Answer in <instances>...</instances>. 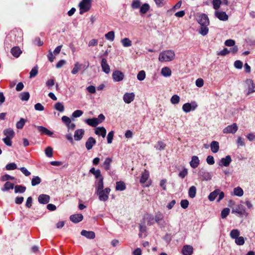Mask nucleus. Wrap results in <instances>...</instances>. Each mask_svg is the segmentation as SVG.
<instances>
[{
	"instance_id": "obj_10",
	"label": "nucleus",
	"mask_w": 255,
	"mask_h": 255,
	"mask_svg": "<svg viewBox=\"0 0 255 255\" xmlns=\"http://www.w3.org/2000/svg\"><path fill=\"white\" fill-rule=\"evenodd\" d=\"M238 126L236 123L229 125L223 129L225 133H235L238 130Z\"/></svg>"
},
{
	"instance_id": "obj_33",
	"label": "nucleus",
	"mask_w": 255,
	"mask_h": 255,
	"mask_svg": "<svg viewBox=\"0 0 255 255\" xmlns=\"http://www.w3.org/2000/svg\"><path fill=\"white\" fill-rule=\"evenodd\" d=\"M10 34L11 37L12 36H16V35L17 34V38L15 39V40L18 41V38L21 39V38L22 36V32L20 30H14L10 32Z\"/></svg>"
},
{
	"instance_id": "obj_55",
	"label": "nucleus",
	"mask_w": 255,
	"mask_h": 255,
	"mask_svg": "<svg viewBox=\"0 0 255 255\" xmlns=\"http://www.w3.org/2000/svg\"><path fill=\"white\" fill-rule=\"evenodd\" d=\"M140 0H134L132 1L131 6L133 9H136L140 7Z\"/></svg>"
},
{
	"instance_id": "obj_32",
	"label": "nucleus",
	"mask_w": 255,
	"mask_h": 255,
	"mask_svg": "<svg viewBox=\"0 0 255 255\" xmlns=\"http://www.w3.org/2000/svg\"><path fill=\"white\" fill-rule=\"evenodd\" d=\"M95 178L97 179L95 182V186L97 183L102 179V182H104V178L101 175V171L99 169L96 170V172L94 174Z\"/></svg>"
},
{
	"instance_id": "obj_54",
	"label": "nucleus",
	"mask_w": 255,
	"mask_h": 255,
	"mask_svg": "<svg viewBox=\"0 0 255 255\" xmlns=\"http://www.w3.org/2000/svg\"><path fill=\"white\" fill-rule=\"evenodd\" d=\"M38 73V68L37 66H35L33 68L30 72L29 77L30 78L35 77Z\"/></svg>"
},
{
	"instance_id": "obj_11",
	"label": "nucleus",
	"mask_w": 255,
	"mask_h": 255,
	"mask_svg": "<svg viewBox=\"0 0 255 255\" xmlns=\"http://www.w3.org/2000/svg\"><path fill=\"white\" fill-rule=\"evenodd\" d=\"M215 15L216 17L221 21H227L229 18V16L227 13L225 11H215Z\"/></svg>"
},
{
	"instance_id": "obj_41",
	"label": "nucleus",
	"mask_w": 255,
	"mask_h": 255,
	"mask_svg": "<svg viewBox=\"0 0 255 255\" xmlns=\"http://www.w3.org/2000/svg\"><path fill=\"white\" fill-rule=\"evenodd\" d=\"M106 38L111 41H113L115 39V32L114 31H111L108 32L105 35Z\"/></svg>"
},
{
	"instance_id": "obj_37",
	"label": "nucleus",
	"mask_w": 255,
	"mask_h": 255,
	"mask_svg": "<svg viewBox=\"0 0 255 255\" xmlns=\"http://www.w3.org/2000/svg\"><path fill=\"white\" fill-rule=\"evenodd\" d=\"M30 95L28 92H22L19 95L20 100L23 101H27L29 99Z\"/></svg>"
},
{
	"instance_id": "obj_23",
	"label": "nucleus",
	"mask_w": 255,
	"mask_h": 255,
	"mask_svg": "<svg viewBox=\"0 0 255 255\" xmlns=\"http://www.w3.org/2000/svg\"><path fill=\"white\" fill-rule=\"evenodd\" d=\"M211 150L214 153H217L220 148L219 143L218 141H213L210 144Z\"/></svg>"
},
{
	"instance_id": "obj_52",
	"label": "nucleus",
	"mask_w": 255,
	"mask_h": 255,
	"mask_svg": "<svg viewBox=\"0 0 255 255\" xmlns=\"http://www.w3.org/2000/svg\"><path fill=\"white\" fill-rule=\"evenodd\" d=\"M180 97L177 95H174L171 98L170 101L172 104H177L179 102Z\"/></svg>"
},
{
	"instance_id": "obj_46",
	"label": "nucleus",
	"mask_w": 255,
	"mask_h": 255,
	"mask_svg": "<svg viewBox=\"0 0 255 255\" xmlns=\"http://www.w3.org/2000/svg\"><path fill=\"white\" fill-rule=\"evenodd\" d=\"M26 121L23 118H21L20 120L17 122L16 124V127L18 129H21L24 127Z\"/></svg>"
},
{
	"instance_id": "obj_16",
	"label": "nucleus",
	"mask_w": 255,
	"mask_h": 255,
	"mask_svg": "<svg viewBox=\"0 0 255 255\" xmlns=\"http://www.w3.org/2000/svg\"><path fill=\"white\" fill-rule=\"evenodd\" d=\"M84 133L85 131L83 129L76 130L74 134V139L77 141L81 140L83 137Z\"/></svg>"
},
{
	"instance_id": "obj_6",
	"label": "nucleus",
	"mask_w": 255,
	"mask_h": 255,
	"mask_svg": "<svg viewBox=\"0 0 255 255\" xmlns=\"http://www.w3.org/2000/svg\"><path fill=\"white\" fill-rule=\"evenodd\" d=\"M149 172L145 170L142 173L141 178L140 179V182L141 184L143 185L144 186L148 187L151 184V181L149 179Z\"/></svg>"
},
{
	"instance_id": "obj_63",
	"label": "nucleus",
	"mask_w": 255,
	"mask_h": 255,
	"mask_svg": "<svg viewBox=\"0 0 255 255\" xmlns=\"http://www.w3.org/2000/svg\"><path fill=\"white\" fill-rule=\"evenodd\" d=\"M181 206L183 209H186L189 205V202L187 200H182L180 202Z\"/></svg>"
},
{
	"instance_id": "obj_47",
	"label": "nucleus",
	"mask_w": 255,
	"mask_h": 255,
	"mask_svg": "<svg viewBox=\"0 0 255 255\" xmlns=\"http://www.w3.org/2000/svg\"><path fill=\"white\" fill-rule=\"evenodd\" d=\"M165 146L166 144L163 142L159 141L155 146V148L158 150H162L165 148Z\"/></svg>"
},
{
	"instance_id": "obj_36",
	"label": "nucleus",
	"mask_w": 255,
	"mask_h": 255,
	"mask_svg": "<svg viewBox=\"0 0 255 255\" xmlns=\"http://www.w3.org/2000/svg\"><path fill=\"white\" fill-rule=\"evenodd\" d=\"M196 194V188L194 186L190 187L188 191V195L191 198H193L195 197Z\"/></svg>"
},
{
	"instance_id": "obj_30",
	"label": "nucleus",
	"mask_w": 255,
	"mask_h": 255,
	"mask_svg": "<svg viewBox=\"0 0 255 255\" xmlns=\"http://www.w3.org/2000/svg\"><path fill=\"white\" fill-rule=\"evenodd\" d=\"M244 194V191L240 187H237L234 189L232 195L238 197H241Z\"/></svg>"
},
{
	"instance_id": "obj_19",
	"label": "nucleus",
	"mask_w": 255,
	"mask_h": 255,
	"mask_svg": "<svg viewBox=\"0 0 255 255\" xmlns=\"http://www.w3.org/2000/svg\"><path fill=\"white\" fill-rule=\"evenodd\" d=\"M193 248L191 246L185 245L183 246L182 252L183 255H191L193 253Z\"/></svg>"
},
{
	"instance_id": "obj_61",
	"label": "nucleus",
	"mask_w": 255,
	"mask_h": 255,
	"mask_svg": "<svg viewBox=\"0 0 255 255\" xmlns=\"http://www.w3.org/2000/svg\"><path fill=\"white\" fill-rule=\"evenodd\" d=\"M225 44L227 46H234L235 44V41L232 39H228L225 41Z\"/></svg>"
},
{
	"instance_id": "obj_53",
	"label": "nucleus",
	"mask_w": 255,
	"mask_h": 255,
	"mask_svg": "<svg viewBox=\"0 0 255 255\" xmlns=\"http://www.w3.org/2000/svg\"><path fill=\"white\" fill-rule=\"evenodd\" d=\"M45 153L47 157H52L53 156L52 148L50 146L47 147L45 150Z\"/></svg>"
},
{
	"instance_id": "obj_20",
	"label": "nucleus",
	"mask_w": 255,
	"mask_h": 255,
	"mask_svg": "<svg viewBox=\"0 0 255 255\" xmlns=\"http://www.w3.org/2000/svg\"><path fill=\"white\" fill-rule=\"evenodd\" d=\"M96 141L93 137L88 138L86 142L85 146L88 150H90L92 148L93 146L96 144Z\"/></svg>"
},
{
	"instance_id": "obj_5",
	"label": "nucleus",
	"mask_w": 255,
	"mask_h": 255,
	"mask_svg": "<svg viewBox=\"0 0 255 255\" xmlns=\"http://www.w3.org/2000/svg\"><path fill=\"white\" fill-rule=\"evenodd\" d=\"M80 7V13L88 11L91 7V0H82L79 4Z\"/></svg>"
},
{
	"instance_id": "obj_27",
	"label": "nucleus",
	"mask_w": 255,
	"mask_h": 255,
	"mask_svg": "<svg viewBox=\"0 0 255 255\" xmlns=\"http://www.w3.org/2000/svg\"><path fill=\"white\" fill-rule=\"evenodd\" d=\"M171 69L168 67H164L161 69V74L164 77H169L171 75Z\"/></svg>"
},
{
	"instance_id": "obj_50",
	"label": "nucleus",
	"mask_w": 255,
	"mask_h": 255,
	"mask_svg": "<svg viewBox=\"0 0 255 255\" xmlns=\"http://www.w3.org/2000/svg\"><path fill=\"white\" fill-rule=\"evenodd\" d=\"M235 243L239 246H242L245 244V239L243 237H239L235 240Z\"/></svg>"
},
{
	"instance_id": "obj_18",
	"label": "nucleus",
	"mask_w": 255,
	"mask_h": 255,
	"mask_svg": "<svg viewBox=\"0 0 255 255\" xmlns=\"http://www.w3.org/2000/svg\"><path fill=\"white\" fill-rule=\"evenodd\" d=\"M38 200L40 203L46 204L49 202L50 196L46 194H41L39 196Z\"/></svg>"
},
{
	"instance_id": "obj_62",
	"label": "nucleus",
	"mask_w": 255,
	"mask_h": 255,
	"mask_svg": "<svg viewBox=\"0 0 255 255\" xmlns=\"http://www.w3.org/2000/svg\"><path fill=\"white\" fill-rule=\"evenodd\" d=\"M195 84L197 87H202L204 85V80L202 78H198L196 80Z\"/></svg>"
},
{
	"instance_id": "obj_1",
	"label": "nucleus",
	"mask_w": 255,
	"mask_h": 255,
	"mask_svg": "<svg viewBox=\"0 0 255 255\" xmlns=\"http://www.w3.org/2000/svg\"><path fill=\"white\" fill-rule=\"evenodd\" d=\"M95 188L96 193L98 195L99 199L101 201H107L109 199L111 189L109 187L104 189V182H102V179L97 183Z\"/></svg>"
},
{
	"instance_id": "obj_39",
	"label": "nucleus",
	"mask_w": 255,
	"mask_h": 255,
	"mask_svg": "<svg viewBox=\"0 0 255 255\" xmlns=\"http://www.w3.org/2000/svg\"><path fill=\"white\" fill-rule=\"evenodd\" d=\"M14 187V184L10 182H6L3 187L1 189L2 191H6L9 189H12Z\"/></svg>"
},
{
	"instance_id": "obj_17",
	"label": "nucleus",
	"mask_w": 255,
	"mask_h": 255,
	"mask_svg": "<svg viewBox=\"0 0 255 255\" xmlns=\"http://www.w3.org/2000/svg\"><path fill=\"white\" fill-rule=\"evenodd\" d=\"M83 219V216L81 214H74L70 217V220L74 223H77Z\"/></svg>"
},
{
	"instance_id": "obj_43",
	"label": "nucleus",
	"mask_w": 255,
	"mask_h": 255,
	"mask_svg": "<svg viewBox=\"0 0 255 255\" xmlns=\"http://www.w3.org/2000/svg\"><path fill=\"white\" fill-rule=\"evenodd\" d=\"M149 9V4L147 3H144L140 7V12L142 14H144V13H146L148 11Z\"/></svg>"
},
{
	"instance_id": "obj_44",
	"label": "nucleus",
	"mask_w": 255,
	"mask_h": 255,
	"mask_svg": "<svg viewBox=\"0 0 255 255\" xmlns=\"http://www.w3.org/2000/svg\"><path fill=\"white\" fill-rule=\"evenodd\" d=\"M55 109L59 111L60 112H63L64 110V106L62 103L57 102L54 105Z\"/></svg>"
},
{
	"instance_id": "obj_34",
	"label": "nucleus",
	"mask_w": 255,
	"mask_h": 255,
	"mask_svg": "<svg viewBox=\"0 0 255 255\" xmlns=\"http://www.w3.org/2000/svg\"><path fill=\"white\" fill-rule=\"evenodd\" d=\"M82 65L79 63V62H76L74 64V68L71 71L72 74H73V75L76 74L82 67Z\"/></svg>"
},
{
	"instance_id": "obj_40",
	"label": "nucleus",
	"mask_w": 255,
	"mask_h": 255,
	"mask_svg": "<svg viewBox=\"0 0 255 255\" xmlns=\"http://www.w3.org/2000/svg\"><path fill=\"white\" fill-rule=\"evenodd\" d=\"M219 191V189H216L213 192H211L208 196L209 200L211 201H214L217 196Z\"/></svg>"
},
{
	"instance_id": "obj_48",
	"label": "nucleus",
	"mask_w": 255,
	"mask_h": 255,
	"mask_svg": "<svg viewBox=\"0 0 255 255\" xmlns=\"http://www.w3.org/2000/svg\"><path fill=\"white\" fill-rule=\"evenodd\" d=\"M208 25L201 26L199 30V33L203 36L207 35L209 31V29L207 27Z\"/></svg>"
},
{
	"instance_id": "obj_42",
	"label": "nucleus",
	"mask_w": 255,
	"mask_h": 255,
	"mask_svg": "<svg viewBox=\"0 0 255 255\" xmlns=\"http://www.w3.org/2000/svg\"><path fill=\"white\" fill-rule=\"evenodd\" d=\"M121 42L124 47H129L131 45V41L128 38L122 39Z\"/></svg>"
},
{
	"instance_id": "obj_64",
	"label": "nucleus",
	"mask_w": 255,
	"mask_h": 255,
	"mask_svg": "<svg viewBox=\"0 0 255 255\" xmlns=\"http://www.w3.org/2000/svg\"><path fill=\"white\" fill-rule=\"evenodd\" d=\"M62 121L66 124V126H67L68 124H70V123L71 122V119L65 116H64L61 118Z\"/></svg>"
},
{
	"instance_id": "obj_45",
	"label": "nucleus",
	"mask_w": 255,
	"mask_h": 255,
	"mask_svg": "<svg viewBox=\"0 0 255 255\" xmlns=\"http://www.w3.org/2000/svg\"><path fill=\"white\" fill-rule=\"evenodd\" d=\"M26 188L24 186L21 185H16L14 187L15 193H22L25 191Z\"/></svg>"
},
{
	"instance_id": "obj_21",
	"label": "nucleus",
	"mask_w": 255,
	"mask_h": 255,
	"mask_svg": "<svg viewBox=\"0 0 255 255\" xmlns=\"http://www.w3.org/2000/svg\"><path fill=\"white\" fill-rule=\"evenodd\" d=\"M200 164V160L197 156H193L191 158V160L190 162V165L193 168H196Z\"/></svg>"
},
{
	"instance_id": "obj_7",
	"label": "nucleus",
	"mask_w": 255,
	"mask_h": 255,
	"mask_svg": "<svg viewBox=\"0 0 255 255\" xmlns=\"http://www.w3.org/2000/svg\"><path fill=\"white\" fill-rule=\"evenodd\" d=\"M198 106L195 101H192L191 103L184 104L182 106V110L185 113H189L191 111L195 110Z\"/></svg>"
},
{
	"instance_id": "obj_3",
	"label": "nucleus",
	"mask_w": 255,
	"mask_h": 255,
	"mask_svg": "<svg viewBox=\"0 0 255 255\" xmlns=\"http://www.w3.org/2000/svg\"><path fill=\"white\" fill-rule=\"evenodd\" d=\"M3 133L5 135V137L2 139L3 142L6 145L11 146L12 145L11 139L15 135L14 131L11 128H7L3 130Z\"/></svg>"
},
{
	"instance_id": "obj_29",
	"label": "nucleus",
	"mask_w": 255,
	"mask_h": 255,
	"mask_svg": "<svg viewBox=\"0 0 255 255\" xmlns=\"http://www.w3.org/2000/svg\"><path fill=\"white\" fill-rule=\"evenodd\" d=\"M81 235L88 239H94L95 235L94 232L87 231L86 230H82L81 233Z\"/></svg>"
},
{
	"instance_id": "obj_59",
	"label": "nucleus",
	"mask_w": 255,
	"mask_h": 255,
	"mask_svg": "<svg viewBox=\"0 0 255 255\" xmlns=\"http://www.w3.org/2000/svg\"><path fill=\"white\" fill-rule=\"evenodd\" d=\"M114 131H111L110 132H109L108 135H107V141L108 143H111L112 142V140L114 137Z\"/></svg>"
},
{
	"instance_id": "obj_57",
	"label": "nucleus",
	"mask_w": 255,
	"mask_h": 255,
	"mask_svg": "<svg viewBox=\"0 0 255 255\" xmlns=\"http://www.w3.org/2000/svg\"><path fill=\"white\" fill-rule=\"evenodd\" d=\"M17 168L16 164L14 163L7 164L5 166V169L7 170H14Z\"/></svg>"
},
{
	"instance_id": "obj_9",
	"label": "nucleus",
	"mask_w": 255,
	"mask_h": 255,
	"mask_svg": "<svg viewBox=\"0 0 255 255\" xmlns=\"http://www.w3.org/2000/svg\"><path fill=\"white\" fill-rule=\"evenodd\" d=\"M246 84L248 89L247 95L255 92V84L252 79H247Z\"/></svg>"
},
{
	"instance_id": "obj_15",
	"label": "nucleus",
	"mask_w": 255,
	"mask_h": 255,
	"mask_svg": "<svg viewBox=\"0 0 255 255\" xmlns=\"http://www.w3.org/2000/svg\"><path fill=\"white\" fill-rule=\"evenodd\" d=\"M101 67L102 70L106 74L110 72V66L108 64L106 59L103 58L101 61Z\"/></svg>"
},
{
	"instance_id": "obj_49",
	"label": "nucleus",
	"mask_w": 255,
	"mask_h": 255,
	"mask_svg": "<svg viewBox=\"0 0 255 255\" xmlns=\"http://www.w3.org/2000/svg\"><path fill=\"white\" fill-rule=\"evenodd\" d=\"M221 3L222 1L221 0H213L212 1L213 8L216 10H217L220 8Z\"/></svg>"
},
{
	"instance_id": "obj_4",
	"label": "nucleus",
	"mask_w": 255,
	"mask_h": 255,
	"mask_svg": "<svg viewBox=\"0 0 255 255\" xmlns=\"http://www.w3.org/2000/svg\"><path fill=\"white\" fill-rule=\"evenodd\" d=\"M105 119L103 114H100L97 118L87 119L85 120V123L91 127H96L102 123Z\"/></svg>"
},
{
	"instance_id": "obj_13",
	"label": "nucleus",
	"mask_w": 255,
	"mask_h": 255,
	"mask_svg": "<svg viewBox=\"0 0 255 255\" xmlns=\"http://www.w3.org/2000/svg\"><path fill=\"white\" fill-rule=\"evenodd\" d=\"M112 77L114 81L116 82H120L123 80L124 75L121 71L117 70L113 72Z\"/></svg>"
},
{
	"instance_id": "obj_14",
	"label": "nucleus",
	"mask_w": 255,
	"mask_h": 255,
	"mask_svg": "<svg viewBox=\"0 0 255 255\" xmlns=\"http://www.w3.org/2000/svg\"><path fill=\"white\" fill-rule=\"evenodd\" d=\"M232 159L230 155H227L224 158L221 159L219 162V165L221 166H228L231 162Z\"/></svg>"
},
{
	"instance_id": "obj_51",
	"label": "nucleus",
	"mask_w": 255,
	"mask_h": 255,
	"mask_svg": "<svg viewBox=\"0 0 255 255\" xmlns=\"http://www.w3.org/2000/svg\"><path fill=\"white\" fill-rule=\"evenodd\" d=\"M145 72L143 70L140 71L137 75V78L139 81H142L145 78Z\"/></svg>"
},
{
	"instance_id": "obj_38",
	"label": "nucleus",
	"mask_w": 255,
	"mask_h": 255,
	"mask_svg": "<svg viewBox=\"0 0 255 255\" xmlns=\"http://www.w3.org/2000/svg\"><path fill=\"white\" fill-rule=\"evenodd\" d=\"M41 182V178L38 176H33L31 179V185L33 186H35L40 183Z\"/></svg>"
},
{
	"instance_id": "obj_12",
	"label": "nucleus",
	"mask_w": 255,
	"mask_h": 255,
	"mask_svg": "<svg viewBox=\"0 0 255 255\" xmlns=\"http://www.w3.org/2000/svg\"><path fill=\"white\" fill-rule=\"evenodd\" d=\"M134 97L133 93H126L124 95L123 100L126 104H129L134 100Z\"/></svg>"
},
{
	"instance_id": "obj_22",
	"label": "nucleus",
	"mask_w": 255,
	"mask_h": 255,
	"mask_svg": "<svg viewBox=\"0 0 255 255\" xmlns=\"http://www.w3.org/2000/svg\"><path fill=\"white\" fill-rule=\"evenodd\" d=\"M10 52L13 56L18 58L22 53V51L18 46H15L11 49Z\"/></svg>"
},
{
	"instance_id": "obj_24",
	"label": "nucleus",
	"mask_w": 255,
	"mask_h": 255,
	"mask_svg": "<svg viewBox=\"0 0 255 255\" xmlns=\"http://www.w3.org/2000/svg\"><path fill=\"white\" fill-rule=\"evenodd\" d=\"M112 161L113 160L112 158L107 157L105 159L104 162H103L102 166L106 170H109L111 168V164Z\"/></svg>"
},
{
	"instance_id": "obj_35",
	"label": "nucleus",
	"mask_w": 255,
	"mask_h": 255,
	"mask_svg": "<svg viewBox=\"0 0 255 255\" xmlns=\"http://www.w3.org/2000/svg\"><path fill=\"white\" fill-rule=\"evenodd\" d=\"M240 231L238 229L232 230L230 234L231 238L234 240H236V239L238 238L240 236Z\"/></svg>"
},
{
	"instance_id": "obj_58",
	"label": "nucleus",
	"mask_w": 255,
	"mask_h": 255,
	"mask_svg": "<svg viewBox=\"0 0 255 255\" xmlns=\"http://www.w3.org/2000/svg\"><path fill=\"white\" fill-rule=\"evenodd\" d=\"M230 209L228 208L224 209L221 212V217L225 218L229 214Z\"/></svg>"
},
{
	"instance_id": "obj_25",
	"label": "nucleus",
	"mask_w": 255,
	"mask_h": 255,
	"mask_svg": "<svg viewBox=\"0 0 255 255\" xmlns=\"http://www.w3.org/2000/svg\"><path fill=\"white\" fill-rule=\"evenodd\" d=\"M106 129L104 127H98L95 129V133L99 136H102L103 137H105L106 135Z\"/></svg>"
},
{
	"instance_id": "obj_8",
	"label": "nucleus",
	"mask_w": 255,
	"mask_h": 255,
	"mask_svg": "<svg viewBox=\"0 0 255 255\" xmlns=\"http://www.w3.org/2000/svg\"><path fill=\"white\" fill-rule=\"evenodd\" d=\"M198 22L201 26L208 25L210 23L207 15L203 13L199 15Z\"/></svg>"
},
{
	"instance_id": "obj_56",
	"label": "nucleus",
	"mask_w": 255,
	"mask_h": 255,
	"mask_svg": "<svg viewBox=\"0 0 255 255\" xmlns=\"http://www.w3.org/2000/svg\"><path fill=\"white\" fill-rule=\"evenodd\" d=\"M83 114V112L82 111L80 110H77L74 111L72 115V116L74 118H76L78 117H80Z\"/></svg>"
},
{
	"instance_id": "obj_28",
	"label": "nucleus",
	"mask_w": 255,
	"mask_h": 255,
	"mask_svg": "<svg viewBox=\"0 0 255 255\" xmlns=\"http://www.w3.org/2000/svg\"><path fill=\"white\" fill-rule=\"evenodd\" d=\"M37 128L38 130L42 134H45L49 136H52L53 135V132L52 131L44 127L39 126L37 127Z\"/></svg>"
},
{
	"instance_id": "obj_2",
	"label": "nucleus",
	"mask_w": 255,
	"mask_h": 255,
	"mask_svg": "<svg viewBox=\"0 0 255 255\" xmlns=\"http://www.w3.org/2000/svg\"><path fill=\"white\" fill-rule=\"evenodd\" d=\"M175 54L172 50H166L162 51L159 55L158 60L161 62H169L173 60Z\"/></svg>"
},
{
	"instance_id": "obj_26",
	"label": "nucleus",
	"mask_w": 255,
	"mask_h": 255,
	"mask_svg": "<svg viewBox=\"0 0 255 255\" xmlns=\"http://www.w3.org/2000/svg\"><path fill=\"white\" fill-rule=\"evenodd\" d=\"M126 184L123 181H120L116 182L115 187V189L116 191H124L126 189Z\"/></svg>"
},
{
	"instance_id": "obj_60",
	"label": "nucleus",
	"mask_w": 255,
	"mask_h": 255,
	"mask_svg": "<svg viewBox=\"0 0 255 255\" xmlns=\"http://www.w3.org/2000/svg\"><path fill=\"white\" fill-rule=\"evenodd\" d=\"M206 161L209 165H213L215 163L214 157L212 155H209L206 158Z\"/></svg>"
},
{
	"instance_id": "obj_31",
	"label": "nucleus",
	"mask_w": 255,
	"mask_h": 255,
	"mask_svg": "<svg viewBox=\"0 0 255 255\" xmlns=\"http://www.w3.org/2000/svg\"><path fill=\"white\" fill-rule=\"evenodd\" d=\"M199 174L204 180H208L211 179V175L210 173L207 171H200Z\"/></svg>"
}]
</instances>
